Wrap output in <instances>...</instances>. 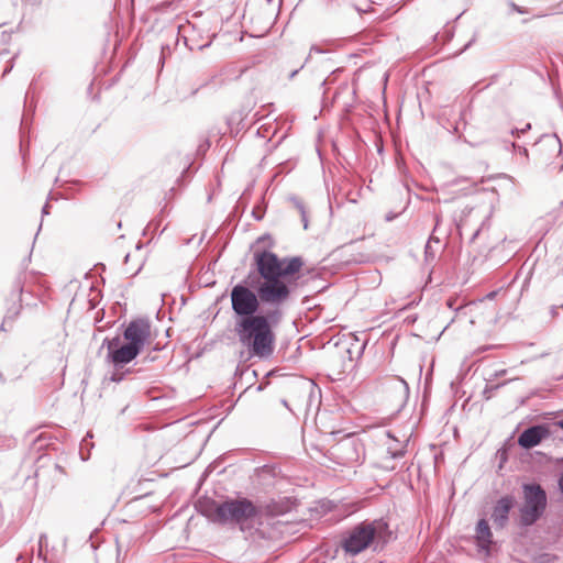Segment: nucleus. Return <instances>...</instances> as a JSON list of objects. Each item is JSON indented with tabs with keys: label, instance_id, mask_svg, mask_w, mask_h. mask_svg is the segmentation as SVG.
<instances>
[{
	"label": "nucleus",
	"instance_id": "f8f14e48",
	"mask_svg": "<svg viewBox=\"0 0 563 563\" xmlns=\"http://www.w3.org/2000/svg\"><path fill=\"white\" fill-rule=\"evenodd\" d=\"M289 202L291 203L294 209H296V211L299 213V216L301 218L302 227L305 230H307L308 225H309V219H308V211H307L305 203L298 197H295V196L289 198Z\"/></svg>",
	"mask_w": 563,
	"mask_h": 563
},
{
	"label": "nucleus",
	"instance_id": "dca6fc26",
	"mask_svg": "<svg viewBox=\"0 0 563 563\" xmlns=\"http://www.w3.org/2000/svg\"><path fill=\"white\" fill-rule=\"evenodd\" d=\"M258 244H263V246H269L272 243L269 235H263L257 239Z\"/></svg>",
	"mask_w": 563,
	"mask_h": 563
},
{
	"label": "nucleus",
	"instance_id": "423d86ee",
	"mask_svg": "<svg viewBox=\"0 0 563 563\" xmlns=\"http://www.w3.org/2000/svg\"><path fill=\"white\" fill-rule=\"evenodd\" d=\"M523 505L520 508V521L525 526L534 523L547 506V495L540 485L523 486Z\"/></svg>",
	"mask_w": 563,
	"mask_h": 563
},
{
	"label": "nucleus",
	"instance_id": "4468645a",
	"mask_svg": "<svg viewBox=\"0 0 563 563\" xmlns=\"http://www.w3.org/2000/svg\"><path fill=\"white\" fill-rule=\"evenodd\" d=\"M205 234H194L189 240L188 243L200 245L203 242Z\"/></svg>",
	"mask_w": 563,
	"mask_h": 563
},
{
	"label": "nucleus",
	"instance_id": "f3484780",
	"mask_svg": "<svg viewBox=\"0 0 563 563\" xmlns=\"http://www.w3.org/2000/svg\"><path fill=\"white\" fill-rule=\"evenodd\" d=\"M531 129V124L530 123H527L525 125V128H521V129H515L511 131L512 135H517L519 136L520 133H525L526 131L530 130Z\"/></svg>",
	"mask_w": 563,
	"mask_h": 563
},
{
	"label": "nucleus",
	"instance_id": "393cba45",
	"mask_svg": "<svg viewBox=\"0 0 563 563\" xmlns=\"http://www.w3.org/2000/svg\"><path fill=\"white\" fill-rule=\"evenodd\" d=\"M387 439H388V441L394 440V438L389 433L387 434Z\"/></svg>",
	"mask_w": 563,
	"mask_h": 563
},
{
	"label": "nucleus",
	"instance_id": "9d476101",
	"mask_svg": "<svg viewBox=\"0 0 563 563\" xmlns=\"http://www.w3.org/2000/svg\"><path fill=\"white\" fill-rule=\"evenodd\" d=\"M492 538L493 534L488 526V522L485 519H481L476 526V541L477 545L482 550H485L486 553L489 552V548L493 544Z\"/></svg>",
	"mask_w": 563,
	"mask_h": 563
},
{
	"label": "nucleus",
	"instance_id": "6e6552de",
	"mask_svg": "<svg viewBox=\"0 0 563 563\" xmlns=\"http://www.w3.org/2000/svg\"><path fill=\"white\" fill-rule=\"evenodd\" d=\"M550 433L549 428L544 424L530 427L519 435L518 444L523 449H531L540 444Z\"/></svg>",
	"mask_w": 563,
	"mask_h": 563
},
{
	"label": "nucleus",
	"instance_id": "2eb2a0df",
	"mask_svg": "<svg viewBox=\"0 0 563 563\" xmlns=\"http://www.w3.org/2000/svg\"><path fill=\"white\" fill-rule=\"evenodd\" d=\"M509 7L511 8L512 11H515L517 13H520V14H525V13L528 12L527 9H525L522 7H519L516 3H514V2H510Z\"/></svg>",
	"mask_w": 563,
	"mask_h": 563
},
{
	"label": "nucleus",
	"instance_id": "4be33fe9",
	"mask_svg": "<svg viewBox=\"0 0 563 563\" xmlns=\"http://www.w3.org/2000/svg\"><path fill=\"white\" fill-rule=\"evenodd\" d=\"M210 43H211V42L209 41V42H207L206 44L200 45L198 48H199V49H202V48H205V47L209 46V45H210Z\"/></svg>",
	"mask_w": 563,
	"mask_h": 563
},
{
	"label": "nucleus",
	"instance_id": "7ed1b4c3",
	"mask_svg": "<svg viewBox=\"0 0 563 563\" xmlns=\"http://www.w3.org/2000/svg\"><path fill=\"white\" fill-rule=\"evenodd\" d=\"M123 338L125 343H121L118 336L107 343L108 358L119 367L133 361L144 344L150 342L152 338L150 322L143 319L131 321L123 332Z\"/></svg>",
	"mask_w": 563,
	"mask_h": 563
},
{
	"label": "nucleus",
	"instance_id": "f03ea898",
	"mask_svg": "<svg viewBox=\"0 0 563 563\" xmlns=\"http://www.w3.org/2000/svg\"><path fill=\"white\" fill-rule=\"evenodd\" d=\"M273 317L278 319L279 312L241 318L236 322L235 332L239 341L252 355L263 358L273 353L275 333L269 321Z\"/></svg>",
	"mask_w": 563,
	"mask_h": 563
},
{
	"label": "nucleus",
	"instance_id": "6ab92c4d",
	"mask_svg": "<svg viewBox=\"0 0 563 563\" xmlns=\"http://www.w3.org/2000/svg\"><path fill=\"white\" fill-rule=\"evenodd\" d=\"M454 302H455V299H452V298H451V299H449V300L446 301V305H448V307H449V308H453Z\"/></svg>",
	"mask_w": 563,
	"mask_h": 563
},
{
	"label": "nucleus",
	"instance_id": "0eeeda50",
	"mask_svg": "<svg viewBox=\"0 0 563 563\" xmlns=\"http://www.w3.org/2000/svg\"><path fill=\"white\" fill-rule=\"evenodd\" d=\"M376 532L377 529L374 522H362L349 532L342 541V548L346 553L356 555L373 543Z\"/></svg>",
	"mask_w": 563,
	"mask_h": 563
},
{
	"label": "nucleus",
	"instance_id": "5701e85b",
	"mask_svg": "<svg viewBox=\"0 0 563 563\" xmlns=\"http://www.w3.org/2000/svg\"><path fill=\"white\" fill-rule=\"evenodd\" d=\"M394 218H395V216L388 214V216L386 217V220H387V221H391Z\"/></svg>",
	"mask_w": 563,
	"mask_h": 563
},
{
	"label": "nucleus",
	"instance_id": "ddd939ff",
	"mask_svg": "<svg viewBox=\"0 0 563 563\" xmlns=\"http://www.w3.org/2000/svg\"><path fill=\"white\" fill-rule=\"evenodd\" d=\"M388 452L393 457L402 455V445L398 443V448H394L391 444L386 443Z\"/></svg>",
	"mask_w": 563,
	"mask_h": 563
},
{
	"label": "nucleus",
	"instance_id": "9b49d317",
	"mask_svg": "<svg viewBox=\"0 0 563 563\" xmlns=\"http://www.w3.org/2000/svg\"><path fill=\"white\" fill-rule=\"evenodd\" d=\"M385 384L387 388L386 391L390 390V397L397 398L400 401L406 398L408 393V385L405 379L398 376H393L388 377Z\"/></svg>",
	"mask_w": 563,
	"mask_h": 563
},
{
	"label": "nucleus",
	"instance_id": "a211bd4d",
	"mask_svg": "<svg viewBox=\"0 0 563 563\" xmlns=\"http://www.w3.org/2000/svg\"><path fill=\"white\" fill-rule=\"evenodd\" d=\"M10 37H11V34H10V33H8L7 31H1V32H0V40H1L3 43L8 42V41L10 40Z\"/></svg>",
	"mask_w": 563,
	"mask_h": 563
},
{
	"label": "nucleus",
	"instance_id": "20e7f679",
	"mask_svg": "<svg viewBox=\"0 0 563 563\" xmlns=\"http://www.w3.org/2000/svg\"><path fill=\"white\" fill-rule=\"evenodd\" d=\"M261 511V508L256 507L251 500L241 498L214 505V509L208 516L213 522L242 525L247 520L258 517Z\"/></svg>",
	"mask_w": 563,
	"mask_h": 563
},
{
	"label": "nucleus",
	"instance_id": "1a4fd4ad",
	"mask_svg": "<svg viewBox=\"0 0 563 563\" xmlns=\"http://www.w3.org/2000/svg\"><path fill=\"white\" fill-rule=\"evenodd\" d=\"M515 505L511 496L501 497L493 508L492 519L497 527L504 528L508 520L509 511Z\"/></svg>",
	"mask_w": 563,
	"mask_h": 563
},
{
	"label": "nucleus",
	"instance_id": "f257e3e1",
	"mask_svg": "<svg viewBox=\"0 0 563 563\" xmlns=\"http://www.w3.org/2000/svg\"><path fill=\"white\" fill-rule=\"evenodd\" d=\"M256 266L262 278L257 292L238 284L230 294L232 310L242 318L257 316L261 301L271 305L286 301L290 295L289 285L297 279L302 261L299 257L278 258L264 251L256 255Z\"/></svg>",
	"mask_w": 563,
	"mask_h": 563
},
{
	"label": "nucleus",
	"instance_id": "bb28decb",
	"mask_svg": "<svg viewBox=\"0 0 563 563\" xmlns=\"http://www.w3.org/2000/svg\"><path fill=\"white\" fill-rule=\"evenodd\" d=\"M562 308H563V303H562Z\"/></svg>",
	"mask_w": 563,
	"mask_h": 563
},
{
	"label": "nucleus",
	"instance_id": "b1692460",
	"mask_svg": "<svg viewBox=\"0 0 563 563\" xmlns=\"http://www.w3.org/2000/svg\"><path fill=\"white\" fill-rule=\"evenodd\" d=\"M430 240L434 241L435 243H439V242H440V241H439L434 235H432V236L430 238Z\"/></svg>",
	"mask_w": 563,
	"mask_h": 563
},
{
	"label": "nucleus",
	"instance_id": "412c9836",
	"mask_svg": "<svg viewBox=\"0 0 563 563\" xmlns=\"http://www.w3.org/2000/svg\"><path fill=\"white\" fill-rule=\"evenodd\" d=\"M554 426L563 429V420L555 422Z\"/></svg>",
	"mask_w": 563,
	"mask_h": 563
},
{
	"label": "nucleus",
	"instance_id": "a878e982",
	"mask_svg": "<svg viewBox=\"0 0 563 563\" xmlns=\"http://www.w3.org/2000/svg\"><path fill=\"white\" fill-rule=\"evenodd\" d=\"M298 73V70H294L290 75V77L292 78L296 74Z\"/></svg>",
	"mask_w": 563,
	"mask_h": 563
},
{
	"label": "nucleus",
	"instance_id": "aec40b11",
	"mask_svg": "<svg viewBox=\"0 0 563 563\" xmlns=\"http://www.w3.org/2000/svg\"><path fill=\"white\" fill-rule=\"evenodd\" d=\"M42 212H43L44 214H47V213H48V203H46V205L43 207Z\"/></svg>",
	"mask_w": 563,
	"mask_h": 563
},
{
	"label": "nucleus",
	"instance_id": "39448f33",
	"mask_svg": "<svg viewBox=\"0 0 563 563\" xmlns=\"http://www.w3.org/2000/svg\"><path fill=\"white\" fill-rule=\"evenodd\" d=\"M365 452L363 444L352 440L340 444L334 452V471L356 475L357 468L364 463Z\"/></svg>",
	"mask_w": 563,
	"mask_h": 563
}]
</instances>
